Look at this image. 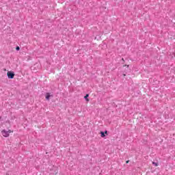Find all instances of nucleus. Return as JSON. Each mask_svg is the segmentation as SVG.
Returning <instances> with one entry per match:
<instances>
[{
	"label": "nucleus",
	"instance_id": "7ed1b4c3",
	"mask_svg": "<svg viewBox=\"0 0 175 175\" xmlns=\"http://www.w3.org/2000/svg\"><path fill=\"white\" fill-rule=\"evenodd\" d=\"M50 96H53V95H50V93L46 94V100H50Z\"/></svg>",
	"mask_w": 175,
	"mask_h": 175
},
{
	"label": "nucleus",
	"instance_id": "f257e3e1",
	"mask_svg": "<svg viewBox=\"0 0 175 175\" xmlns=\"http://www.w3.org/2000/svg\"><path fill=\"white\" fill-rule=\"evenodd\" d=\"M10 133H12V131L11 130H3L1 131V135L4 137H9V136H10Z\"/></svg>",
	"mask_w": 175,
	"mask_h": 175
},
{
	"label": "nucleus",
	"instance_id": "6e6552de",
	"mask_svg": "<svg viewBox=\"0 0 175 175\" xmlns=\"http://www.w3.org/2000/svg\"><path fill=\"white\" fill-rule=\"evenodd\" d=\"M126 163H129V161H126Z\"/></svg>",
	"mask_w": 175,
	"mask_h": 175
},
{
	"label": "nucleus",
	"instance_id": "39448f33",
	"mask_svg": "<svg viewBox=\"0 0 175 175\" xmlns=\"http://www.w3.org/2000/svg\"><path fill=\"white\" fill-rule=\"evenodd\" d=\"M88 96H90L89 94H86L84 98L87 102H90V99H88Z\"/></svg>",
	"mask_w": 175,
	"mask_h": 175
},
{
	"label": "nucleus",
	"instance_id": "f03ea898",
	"mask_svg": "<svg viewBox=\"0 0 175 175\" xmlns=\"http://www.w3.org/2000/svg\"><path fill=\"white\" fill-rule=\"evenodd\" d=\"M8 79H14V74L13 72H8Z\"/></svg>",
	"mask_w": 175,
	"mask_h": 175
},
{
	"label": "nucleus",
	"instance_id": "423d86ee",
	"mask_svg": "<svg viewBox=\"0 0 175 175\" xmlns=\"http://www.w3.org/2000/svg\"><path fill=\"white\" fill-rule=\"evenodd\" d=\"M152 165L154 166H158V163L152 162Z\"/></svg>",
	"mask_w": 175,
	"mask_h": 175
},
{
	"label": "nucleus",
	"instance_id": "20e7f679",
	"mask_svg": "<svg viewBox=\"0 0 175 175\" xmlns=\"http://www.w3.org/2000/svg\"><path fill=\"white\" fill-rule=\"evenodd\" d=\"M105 135H107V131H105V132H103V131L100 132L101 137H105V136H106L105 135Z\"/></svg>",
	"mask_w": 175,
	"mask_h": 175
},
{
	"label": "nucleus",
	"instance_id": "0eeeda50",
	"mask_svg": "<svg viewBox=\"0 0 175 175\" xmlns=\"http://www.w3.org/2000/svg\"><path fill=\"white\" fill-rule=\"evenodd\" d=\"M16 51H18L20 50V46H16Z\"/></svg>",
	"mask_w": 175,
	"mask_h": 175
}]
</instances>
